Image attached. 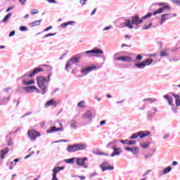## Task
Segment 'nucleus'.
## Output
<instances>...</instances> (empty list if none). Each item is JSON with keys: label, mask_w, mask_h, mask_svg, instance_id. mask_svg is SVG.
Segmentation results:
<instances>
[{"label": "nucleus", "mask_w": 180, "mask_h": 180, "mask_svg": "<svg viewBox=\"0 0 180 180\" xmlns=\"http://www.w3.org/2000/svg\"><path fill=\"white\" fill-rule=\"evenodd\" d=\"M89 54H94V57H101V54H103V51L99 49H94L91 51H86L82 53H79L75 56H72L66 63L65 70H68V69L70 68V67H71V65H72V64H75V65L79 64V60H81V58H82V56H85L87 55L89 57H91V55Z\"/></svg>", "instance_id": "nucleus-1"}, {"label": "nucleus", "mask_w": 180, "mask_h": 180, "mask_svg": "<svg viewBox=\"0 0 180 180\" xmlns=\"http://www.w3.org/2000/svg\"><path fill=\"white\" fill-rule=\"evenodd\" d=\"M51 77V72L49 73L47 76V79L44 76H39L37 77V84L42 91V95H46L47 92V85H46V82H50V78Z\"/></svg>", "instance_id": "nucleus-2"}, {"label": "nucleus", "mask_w": 180, "mask_h": 180, "mask_svg": "<svg viewBox=\"0 0 180 180\" xmlns=\"http://www.w3.org/2000/svg\"><path fill=\"white\" fill-rule=\"evenodd\" d=\"M43 71H44L43 68H36L30 75H25L22 77H21L23 85H33L34 84V80L27 81V79L29 78L34 77V75L36 74H39V72H43Z\"/></svg>", "instance_id": "nucleus-3"}, {"label": "nucleus", "mask_w": 180, "mask_h": 180, "mask_svg": "<svg viewBox=\"0 0 180 180\" xmlns=\"http://www.w3.org/2000/svg\"><path fill=\"white\" fill-rule=\"evenodd\" d=\"M11 88L4 89L0 94V105H6L11 101V94H9Z\"/></svg>", "instance_id": "nucleus-4"}, {"label": "nucleus", "mask_w": 180, "mask_h": 180, "mask_svg": "<svg viewBox=\"0 0 180 180\" xmlns=\"http://www.w3.org/2000/svg\"><path fill=\"white\" fill-rule=\"evenodd\" d=\"M151 64H153V59L148 58L144 61L139 62V63H134V66L143 70V68H145L146 65H151Z\"/></svg>", "instance_id": "nucleus-5"}, {"label": "nucleus", "mask_w": 180, "mask_h": 180, "mask_svg": "<svg viewBox=\"0 0 180 180\" xmlns=\"http://www.w3.org/2000/svg\"><path fill=\"white\" fill-rule=\"evenodd\" d=\"M85 161H88V158H76V164L83 168H88V165L85 164Z\"/></svg>", "instance_id": "nucleus-6"}, {"label": "nucleus", "mask_w": 180, "mask_h": 180, "mask_svg": "<svg viewBox=\"0 0 180 180\" xmlns=\"http://www.w3.org/2000/svg\"><path fill=\"white\" fill-rule=\"evenodd\" d=\"M28 136L30 139V140H36V139H37V137H40V133L37 131L36 130L33 129V130H29L28 131Z\"/></svg>", "instance_id": "nucleus-7"}, {"label": "nucleus", "mask_w": 180, "mask_h": 180, "mask_svg": "<svg viewBox=\"0 0 180 180\" xmlns=\"http://www.w3.org/2000/svg\"><path fill=\"white\" fill-rule=\"evenodd\" d=\"M60 126H61L60 128H56V126H53L51 127L49 129L46 130V133L51 134V133H56V131H63L64 130V128L63 127V124L59 123Z\"/></svg>", "instance_id": "nucleus-8"}, {"label": "nucleus", "mask_w": 180, "mask_h": 180, "mask_svg": "<svg viewBox=\"0 0 180 180\" xmlns=\"http://www.w3.org/2000/svg\"><path fill=\"white\" fill-rule=\"evenodd\" d=\"M143 23V19H140L138 15L131 17V24L135 25L136 26H139V25H141Z\"/></svg>", "instance_id": "nucleus-9"}, {"label": "nucleus", "mask_w": 180, "mask_h": 180, "mask_svg": "<svg viewBox=\"0 0 180 180\" xmlns=\"http://www.w3.org/2000/svg\"><path fill=\"white\" fill-rule=\"evenodd\" d=\"M165 9H167V11H169V9H171V8L169 7V5L165 4L162 7H161L160 8L154 11L153 15H158L160 13H162L164 12V11H165Z\"/></svg>", "instance_id": "nucleus-10"}, {"label": "nucleus", "mask_w": 180, "mask_h": 180, "mask_svg": "<svg viewBox=\"0 0 180 180\" xmlns=\"http://www.w3.org/2000/svg\"><path fill=\"white\" fill-rule=\"evenodd\" d=\"M94 70H96V66L87 67L86 68L82 69L81 72L84 74V75H88L91 71H94Z\"/></svg>", "instance_id": "nucleus-11"}, {"label": "nucleus", "mask_w": 180, "mask_h": 180, "mask_svg": "<svg viewBox=\"0 0 180 180\" xmlns=\"http://www.w3.org/2000/svg\"><path fill=\"white\" fill-rule=\"evenodd\" d=\"M124 150H126V151H131V153L134 154V155H137V154L140 153V150L137 147H133V148L124 147Z\"/></svg>", "instance_id": "nucleus-12"}, {"label": "nucleus", "mask_w": 180, "mask_h": 180, "mask_svg": "<svg viewBox=\"0 0 180 180\" xmlns=\"http://www.w3.org/2000/svg\"><path fill=\"white\" fill-rule=\"evenodd\" d=\"M88 145L86 143H76V150L77 151H82L84 150H86Z\"/></svg>", "instance_id": "nucleus-13"}, {"label": "nucleus", "mask_w": 180, "mask_h": 180, "mask_svg": "<svg viewBox=\"0 0 180 180\" xmlns=\"http://www.w3.org/2000/svg\"><path fill=\"white\" fill-rule=\"evenodd\" d=\"M82 117L86 120H92V112L91 110L86 111L84 114H83Z\"/></svg>", "instance_id": "nucleus-14"}, {"label": "nucleus", "mask_w": 180, "mask_h": 180, "mask_svg": "<svg viewBox=\"0 0 180 180\" xmlns=\"http://www.w3.org/2000/svg\"><path fill=\"white\" fill-rule=\"evenodd\" d=\"M60 171V170L58 167H56L53 169L52 172L53 173L52 174V180H58V179L57 178V174H58Z\"/></svg>", "instance_id": "nucleus-15"}, {"label": "nucleus", "mask_w": 180, "mask_h": 180, "mask_svg": "<svg viewBox=\"0 0 180 180\" xmlns=\"http://www.w3.org/2000/svg\"><path fill=\"white\" fill-rule=\"evenodd\" d=\"M78 122L74 120V118L70 121V127L74 130H77V129H78Z\"/></svg>", "instance_id": "nucleus-16"}, {"label": "nucleus", "mask_w": 180, "mask_h": 180, "mask_svg": "<svg viewBox=\"0 0 180 180\" xmlns=\"http://www.w3.org/2000/svg\"><path fill=\"white\" fill-rule=\"evenodd\" d=\"M151 132L150 131H140L138 132V136H139L140 139H144V137H147V136H150Z\"/></svg>", "instance_id": "nucleus-17"}, {"label": "nucleus", "mask_w": 180, "mask_h": 180, "mask_svg": "<svg viewBox=\"0 0 180 180\" xmlns=\"http://www.w3.org/2000/svg\"><path fill=\"white\" fill-rule=\"evenodd\" d=\"M113 152L110 155L111 157H115V155H120L122 154V150H120V148H116V147H112Z\"/></svg>", "instance_id": "nucleus-18"}, {"label": "nucleus", "mask_w": 180, "mask_h": 180, "mask_svg": "<svg viewBox=\"0 0 180 180\" xmlns=\"http://www.w3.org/2000/svg\"><path fill=\"white\" fill-rule=\"evenodd\" d=\"M67 151L68 153H75L77 150V144H73V145H69L67 147Z\"/></svg>", "instance_id": "nucleus-19"}, {"label": "nucleus", "mask_w": 180, "mask_h": 180, "mask_svg": "<svg viewBox=\"0 0 180 180\" xmlns=\"http://www.w3.org/2000/svg\"><path fill=\"white\" fill-rule=\"evenodd\" d=\"M22 89H24V91H25L27 94L29 93H33V91H34V89H37L36 86H28L26 87H23Z\"/></svg>", "instance_id": "nucleus-20"}, {"label": "nucleus", "mask_w": 180, "mask_h": 180, "mask_svg": "<svg viewBox=\"0 0 180 180\" xmlns=\"http://www.w3.org/2000/svg\"><path fill=\"white\" fill-rule=\"evenodd\" d=\"M168 19H171V14H169V13L163 14L162 15V19H161V21H160V25H162L164 22H165L166 20H168Z\"/></svg>", "instance_id": "nucleus-21"}, {"label": "nucleus", "mask_w": 180, "mask_h": 180, "mask_svg": "<svg viewBox=\"0 0 180 180\" xmlns=\"http://www.w3.org/2000/svg\"><path fill=\"white\" fill-rule=\"evenodd\" d=\"M9 153V148H4L3 150H1L0 153V158L1 160H4L5 158V155Z\"/></svg>", "instance_id": "nucleus-22"}, {"label": "nucleus", "mask_w": 180, "mask_h": 180, "mask_svg": "<svg viewBox=\"0 0 180 180\" xmlns=\"http://www.w3.org/2000/svg\"><path fill=\"white\" fill-rule=\"evenodd\" d=\"M49 106H54V108H56L57 103H56L54 100L51 99L45 103V108H49Z\"/></svg>", "instance_id": "nucleus-23"}, {"label": "nucleus", "mask_w": 180, "mask_h": 180, "mask_svg": "<svg viewBox=\"0 0 180 180\" xmlns=\"http://www.w3.org/2000/svg\"><path fill=\"white\" fill-rule=\"evenodd\" d=\"M163 98L165 99H167V101H168V103L170 106H175L173 103H172V101H174V99H172V97L168 96V95H165L163 96Z\"/></svg>", "instance_id": "nucleus-24"}, {"label": "nucleus", "mask_w": 180, "mask_h": 180, "mask_svg": "<svg viewBox=\"0 0 180 180\" xmlns=\"http://www.w3.org/2000/svg\"><path fill=\"white\" fill-rule=\"evenodd\" d=\"M172 95L175 99L176 106H180V96L174 93L172 94Z\"/></svg>", "instance_id": "nucleus-25"}, {"label": "nucleus", "mask_w": 180, "mask_h": 180, "mask_svg": "<svg viewBox=\"0 0 180 180\" xmlns=\"http://www.w3.org/2000/svg\"><path fill=\"white\" fill-rule=\"evenodd\" d=\"M124 27H129V29H132L133 25L130 24V20L127 19L124 22L122 23Z\"/></svg>", "instance_id": "nucleus-26"}, {"label": "nucleus", "mask_w": 180, "mask_h": 180, "mask_svg": "<svg viewBox=\"0 0 180 180\" xmlns=\"http://www.w3.org/2000/svg\"><path fill=\"white\" fill-rule=\"evenodd\" d=\"M40 23H41V20H35L30 23V27H34V26H40Z\"/></svg>", "instance_id": "nucleus-27"}, {"label": "nucleus", "mask_w": 180, "mask_h": 180, "mask_svg": "<svg viewBox=\"0 0 180 180\" xmlns=\"http://www.w3.org/2000/svg\"><path fill=\"white\" fill-rule=\"evenodd\" d=\"M115 169V167L108 165V167H102V171L103 172H105V171H113Z\"/></svg>", "instance_id": "nucleus-28"}, {"label": "nucleus", "mask_w": 180, "mask_h": 180, "mask_svg": "<svg viewBox=\"0 0 180 180\" xmlns=\"http://www.w3.org/2000/svg\"><path fill=\"white\" fill-rule=\"evenodd\" d=\"M11 16H12V13H8L1 20L2 23H6L9 20Z\"/></svg>", "instance_id": "nucleus-29"}, {"label": "nucleus", "mask_w": 180, "mask_h": 180, "mask_svg": "<svg viewBox=\"0 0 180 180\" xmlns=\"http://www.w3.org/2000/svg\"><path fill=\"white\" fill-rule=\"evenodd\" d=\"M75 160H77V158L66 159L65 160V162H66V164H74L75 162Z\"/></svg>", "instance_id": "nucleus-30"}, {"label": "nucleus", "mask_w": 180, "mask_h": 180, "mask_svg": "<svg viewBox=\"0 0 180 180\" xmlns=\"http://www.w3.org/2000/svg\"><path fill=\"white\" fill-rule=\"evenodd\" d=\"M143 102H149V103H153V102H157L156 98H144Z\"/></svg>", "instance_id": "nucleus-31"}, {"label": "nucleus", "mask_w": 180, "mask_h": 180, "mask_svg": "<svg viewBox=\"0 0 180 180\" xmlns=\"http://www.w3.org/2000/svg\"><path fill=\"white\" fill-rule=\"evenodd\" d=\"M153 16V13H148L146 15H143L141 19L142 20H146V19H150Z\"/></svg>", "instance_id": "nucleus-32"}, {"label": "nucleus", "mask_w": 180, "mask_h": 180, "mask_svg": "<svg viewBox=\"0 0 180 180\" xmlns=\"http://www.w3.org/2000/svg\"><path fill=\"white\" fill-rule=\"evenodd\" d=\"M172 169V167H166L163 172H162V174L163 175H165V174H168V172H171V170Z\"/></svg>", "instance_id": "nucleus-33"}, {"label": "nucleus", "mask_w": 180, "mask_h": 180, "mask_svg": "<svg viewBox=\"0 0 180 180\" xmlns=\"http://www.w3.org/2000/svg\"><path fill=\"white\" fill-rule=\"evenodd\" d=\"M138 137H139V132L136 134H133L132 136L129 137V139L130 140H136V139H137Z\"/></svg>", "instance_id": "nucleus-34"}, {"label": "nucleus", "mask_w": 180, "mask_h": 180, "mask_svg": "<svg viewBox=\"0 0 180 180\" xmlns=\"http://www.w3.org/2000/svg\"><path fill=\"white\" fill-rule=\"evenodd\" d=\"M153 26V22L151 21L149 22V24L148 25H145L143 28H142V30H147L150 29Z\"/></svg>", "instance_id": "nucleus-35"}, {"label": "nucleus", "mask_w": 180, "mask_h": 180, "mask_svg": "<svg viewBox=\"0 0 180 180\" xmlns=\"http://www.w3.org/2000/svg\"><path fill=\"white\" fill-rule=\"evenodd\" d=\"M147 114H148V120H152L153 117H154V115H155V113L153 114V113H151L150 112H148Z\"/></svg>", "instance_id": "nucleus-36"}, {"label": "nucleus", "mask_w": 180, "mask_h": 180, "mask_svg": "<svg viewBox=\"0 0 180 180\" xmlns=\"http://www.w3.org/2000/svg\"><path fill=\"white\" fill-rule=\"evenodd\" d=\"M124 61H125L126 63H131L133 60H131V58H130L129 56H124Z\"/></svg>", "instance_id": "nucleus-37"}, {"label": "nucleus", "mask_w": 180, "mask_h": 180, "mask_svg": "<svg viewBox=\"0 0 180 180\" xmlns=\"http://www.w3.org/2000/svg\"><path fill=\"white\" fill-rule=\"evenodd\" d=\"M137 141L128 140V146H136Z\"/></svg>", "instance_id": "nucleus-38"}, {"label": "nucleus", "mask_w": 180, "mask_h": 180, "mask_svg": "<svg viewBox=\"0 0 180 180\" xmlns=\"http://www.w3.org/2000/svg\"><path fill=\"white\" fill-rule=\"evenodd\" d=\"M160 57H168V53L165 51H161Z\"/></svg>", "instance_id": "nucleus-39"}, {"label": "nucleus", "mask_w": 180, "mask_h": 180, "mask_svg": "<svg viewBox=\"0 0 180 180\" xmlns=\"http://www.w3.org/2000/svg\"><path fill=\"white\" fill-rule=\"evenodd\" d=\"M57 34V33L54 32V33H49V34H46L43 39H46V37H50L51 36H56Z\"/></svg>", "instance_id": "nucleus-40"}, {"label": "nucleus", "mask_w": 180, "mask_h": 180, "mask_svg": "<svg viewBox=\"0 0 180 180\" xmlns=\"http://www.w3.org/2000/svg\"><path fill=\"white\" fill-rule=\"evenodd\" d=\"M141 147H142V148H148V147H150V143H141Z\"/></svg>", "instance_id": "nucleus-41"}, {"label": "nucleus", "mask_w": 180, "mask_h": 180, "mask_svg": "<svg viewBox=\"0 0 180 180\" xmlns=\"http://www.w3.org/2000/svg\"><path fill=\"white\" fill-rule=\"evenodd\" d=\"M109 165V162H103L101 165H100V168H101V169H102V167H108Z\"/></svg>", "instance_id": "nucleus-42"}, {"label": "nucleus", "mask_w": 180, "mask_h": 180, "mask_svg": "<svg viewBox=\"0 0 180 180\" xmlns=\"http://www.w3.org/2000/svg\"><path fill=\"white\" fill-rule=\"evenodd\" d=\"M85 103V101H80V102H79L78 103H77V106L79 107V108H84V103Z\"/></svg>", "instance_id": "nucleus-43"}, {"label": "nucleus", "mask_w": 180, "mask_h": 180, "mask_svg": "<svg viewBox=\"0 0 180 180\" xmlns=\"http://www.w3.org/2000/svg\"><path fill=\"white\" fill-rule=\"evenodd\" d=\"M20 30L21 32H27V27H26V26H21V27H20Z\"/></svg>", "instance_id": "nucleus-44"}, {"label": "nucleus", "mask_w": 180, "mask_h": 180, "mask_svg": "<svg viewBox=\"0 0 180 180\" xmlns=\"http://www.w3.org/2000/svg\"><path fill=\"white\" fill-rule=\"evenodd\" d=\"M172 4H174V5H178V6H180V0H172Z\"/></svg>", "instance_id": "nucleus-45"}, {"label": "nucleus", "mask_w": 180, "mask_h": 180, "mask_svg": "<svg viewBox=\"0 0 180 180\" xmlns=\"http://www.w3.org/2000/svg\"><path fill=\"white\" fill-rule=\"evenodd\" d=\"M172 4H174V5H178V6H180V0H172Z\"/></svg>", "instance_id": "nucleus-46"}, {"label": "nucleus", "mask_w": 180, "mask_h": 180, "mask_svg": "<svg viewBox=\"0 0 180 180\" xmlns=\"http://www.w3.org/2000/svg\"><path fill=\"white\" fill-rule=\"evenodd\" d=\"M153 158V153H148L145 155V158L147 160V158Z\"/></svg>", "instance_id": "nucleus-47"}, {"label": "nucleus", "mask_w": 180, "mask_h": 180, "mask_svg": "<svg viewBox=\"0 0 180 180\" xmlns=\"http://www.w3.org/2000/svg\"><path fill=\"white\" fill-rule=\"evenodd\" d=\"M110 29H112V25L104 27L103 29V32H106V30H110Z\"/></svg>", "instance_id": "nucleus-48"}, {"label": "nucleus", "mask_w": 180, "mask_h": 180, "mask_svg": "<svg viewBox=\"0 0 180 180\" xmlns=\"http://www.w3.org/2000/svg\"><path fill=\"white\" fill-rule=\"evenodd\" d=\"M115 60H117V61H124V56H120V57H118L117 58H115Z\"/></svg>", "instance_id": "nucleus-49"}, {"label": "nucleus", "mask_w": 180, "mask_h": 180, "mask_svg": "<svg viewBox=\"0 0 180 180\" xmlns=\"http://www.w3.org/2000/svg\"><path fill=\"white\" fill-rule=\"evenodd\" d=\"M136 60H138V61H141V60H143V56L141 55H138L136 56Z\"/></svg>", "instance_id": "nucleus-50"}, {"label": "nucleus", "mask_w": 180, "mask_h": 180, "mask_svg": "<svg viewBox=\"0 0 180 180\" xmlns=\"http://www.w3.org/2000/svg\"><path fill=\"white\" fill-rule=\"evenodd\" d=\"M37 13H39V11L36 9H33L31 11V15H36Z\"/></svg>", "instance_id": "nucleus-51"}, {"label": "nucleus", "mask_w": 180, "mask_h": 180, "mask_svg": "<svg viewBox=\"0 0 180 180\" xmlns=\"http://www.w3.org/2000/svg\"><path fill=\"white\" fill-rule=\"evenodd\" d=\"M86 1L88 0H79V4L82 5V6H84V5H85L86 3Z\"/></svg>", "instance_id": "nucleus-52"}, {"label": "nucleus", "mask_w": 180, "mask_h": 180, "mask_svg": "<svg viewBox=\"0 0 180 180\" xmlns=\"http://www.w3.org/2000/svg\"><path fill=\"white\" fill-rule=\"evenodd\" d=\"M75 21H69V22H66V25H68H68H71V26H73V25H75Z\"/></svg>", "instance_id": "nucleus-53"}, {"label": "nucleus", "mask_w": 180, "mask_h": 180, "mask_svg": "<svg viewBox=\"0 0 180 180\" xmlns=\"http://www.w3.org/2000/svg\"><path fill=\"white\" fill-rule=\"evenodd\" d=\"M53 29V26H49L44 30V32H49V30H51Z\"/></svg>", "instance_id": "nucleus-54"}, {"label": "nucleus", "mask_w": 180, "mask_h": 180, "mask_svg": "<svg viewBox=\"0 0 180 180\" xmlns=\"http://www.w3.org/2000/svg\"><path fill=\"white\" fill-rule=\"evenodd\" d=\"M120 143H122V144H127V143H129V140H121Z\"/></svg>", "instance_id": "nucleus-55"}, {"label": "nucleus", "mask_w": 180, "mask_h": 180, "mask_svg": "<svg viewBox=\"0 0 180 180\" xmlns=\"http://www.w3.org/2000/svg\"><path fill=\"white\" fill-rule=\"evenodd\" d=\"M66 26H68L67 22H64L60 25V27H62V29H65Z\"/></svg>", "instance_id": "nucleus-56"}, {"label": "nucleus", "mask_w": 180, "mask_h": 180, "mask_svg": "<svg viewBox=\"0 0 180 180\" xmlns=\"http://www.w3.org/2000/svg\"><path fill=\"white\" fill-rule=\"evenodd\" d=\"M15 30L11 31L8 34L9 37H12V36H15Z\"/></svg>", "instance_id": "nucleus-57"}, {"label": "nucleus", "mask_w": 180, "mask_h": 180, "mask_svg": "<svg viewBox=\"0 0 180 180\" xmlns=\"http://www.w3.org/2000/svg\"><path fill=\"white\" fill-rule=\"evenodd\" d=\"M21 5H25L27 0H18Z\"/></svg>", "instance_id": "nucleus-58"}, {"label": "nucleus", "mask_w": 180, "mask_h": 180, "mask_svg": "<svg viewBox=\"0 0 180 180\" xmlns=\"http://www.w3.org/2000/svg\"><path fill=\"white\" fill-rule=\"evenodd\" d=\"M150 172H151V170L148 169L146 172V173L143 174V176H146V175H150Z\"/></svg>", "instance_id": "nucleus-59"}, {"label": "nucleus", "mask_w": 180, "mask_h": 180, "mask_svg": "<svg viewBox=\"0 0 180 180\" xmlns=\"http://www.w3.org/2000/svg\"><path fill=\"white\" fill-rule=\"evenodd\" d=\"M13 9V6L8 7V8L6 10V12H9V11H12Z\"/></svg>", "instance_id": "nucleus-60"}, {"label": "nucleus", "mask_w": 180, "mask_h": 180, "mask_svg": "<svg viewBox=\"0 0 180 180\" xmlns=\"http://www.w3.org/2000/svg\"><path fill=\"white\" fill-rule=\"evenodd\" d=\"M174 106H172V109L174 113H176V112L178 111V108H174Z\"/></svg>", "instance_id": "nucleus-61"}, {"label": "nucleus", "mask_w": 180, "mask_h": 180, "mask_svg": "<svg viewBox=\"0 0 180 180\" xmlns=\"http://www.w3.org/2000/svg\"><path fill=\"white\" fill-rule=\"evenodd\" d=\"M100 124L101 126H103V124H106V121L105 120H102L101 122H100Z\"/></svg>", "instance_id": "nucleus-62"}, {"label": "nucleus", "mask_w": 180, "mask_h": 180, "mask_svg": "<svg viewBox=\"0 0 180 180\" xmlns=\"http://www.w3.org/2000/svg\"><path fill=\"white\" fill-rule=\"evenodd\" d=\"M172 164V165H173L174 167H175V166L178 165V162H176V161H173Z\"/></svg>", "instance_id": "nucleus-63"}, {"label": "nucleus", "mask_w": 180, "mask_h": 180, "mask_svg": "<svg viewBox=\"0 0 180 180\" xmlns=\"http://www.w3.org/2000/svg\"><path fill=\"white\" fill-rule=\"evenodd\" d=\"M169 137V134H166L164 135L163 139H168Z\"/></svg>", "instance_id": "nucleus-64"}]
</instances>
